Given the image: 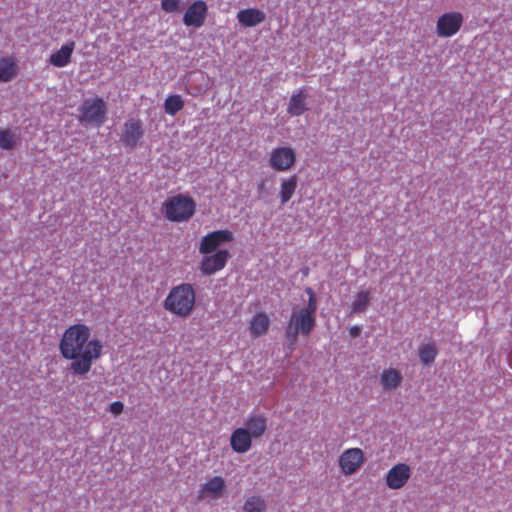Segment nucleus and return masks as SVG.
<instances>
[{
    "label": "nucleus",
    "mask_w": 512,
    "mask_h": 512,
    "mask_svg": "<svg viewBox=\"0 0 512 512\" xmlns=\"http://www.w3.org/2000/svg\"><path fill=\"white\" fill-rule=\"evenodd\" d=\"M91 329L82 323L70 325L59 342L62 357L70 360V371L77 376H85L93 362L100 358L103 344L99 339L90 340Z\"/></svg>",
    "instance_id": "obj_1"
},
{
    "label": "nucleus",
    "mask_w": 512,
    "mask_h": 512,
    "mask_svg": "<svg viewBox=\"0 0 512 512\" xmlns=\"http://www.w3.org/2000/svg\"><path fill=\"white\" fill-rule=\"evenodd\" d=\"M364 461V453L360 448H349L340 454L338 464L344 475H352L362 467Z\"/></svg>",
    "instance_id": "obj_10"
},
{
    "label": "nucleus",
    "mask_w": 512,
    "mask_h": 512,
    "mask_svg": "<svg viewBox=\"0 0 512 512\" xmlns=\"http://www.w3.org/2000/svg\"><path fill=\"white\" fill-rule=\"evenodd\" d=\"M231 255L227 249H220L213 254L204 255L200 262V271L205 276H210L221 271L227 264Z\"/></svg>",
    "instance_id": "obj_11"
},
{
    "label": "nucleus",
    "mask_w": 512,
    "mask_h": 512,
    "mask_svg": "<svg viewBox=\"0 0 512 512\" xmlns=\"http://www.w3.org/2000/svg\"><path fill=\"white\" fill-rule=\"evenodd\" d=\"M15 144L14 134L10 129H0V148L10 150Z\"/></svg>",
    "instance_id": "obj_29"
},
{
    "label": "nucleus",
    "mask_w": 512,
    "mask_h": 512,
    "mask_svg": "<svg viewBox=\"0 0 512 512\" xmlns=\"http://www.w3.org/2000/svg\"><path fill=\"white\" fill-rule=\"evenodd\" d=\"M74 49L75 42L73 40L67 41L61 46L59 50L50 55V64L58 68L67 66L71 61V56Z\"/></svg>",
    "instance_id": "obj_18"
},
{
    "label": "nucleus",
    "mask_w": 512,
    "mask_h": 512,
    "mask_svg": "<svg viewBox=\"0 0 512 512\" xmlns=\"http://www.w3.org/2000/svg\"><path fill=\"white\" fill-rule=\"evenodd\" d=\"M297 160L296 152L288 146L273 148L269 153V166L277 172H287L291 170Z\"/></svg>",
    "instance_id": "obj_6"
},
{
    "label": "nucleus",
    "mask_w": 512,
    "mask_h": 512,
    "mask_svg": "<svg viewBox=\"0 0 512 512\" xmlns=\"http://www.w3.org/2000/svg\"><path fill=\"white\" fill-rule=\"evenodd\" d=\"M270 327V320L264 312L256 313L250 320L249 330L253 338L265 335Z\"/></svg>",
    "instance_id": "obj_20"
},
{
    "label": "nucleus",
    "mask_w": 512,
    "mask_h": 512,
    "mask_svg": "<svg viewBox=\"0 0 512 512\" xmlns=\"http://www.w3.org/2000/svg\"><path fill=\"white\" fill-rule=\"evenodd\" d=\"M305 292L308 295L307 306L294 310L288 323L302 331V335L309 336L316 326L317 297L310 287H307Z\"/></svg>",
    "instance_id": "obj_4"
},
{
    "label": "nucleus",
    "mask_w": 512,
    "mask_h": 512,
    "mask_svg": "<svg viewBox=\"0 0 512 512\" xmlns=\"http://www.w3.org/2000/svg\"><path fill=\"white\" fill-rule=\"evenodd\" d=\"M308 93L305 90H300L296 94H293L289 100L287 107V113L291 116H300L306 110H308L306 99Z\"/></svg>",
    "instance_id": "obj_21"
},
{
    "label": "nucleus",
    "mask_w": 512,
    "mask_h": 512,
    "mask_svg": "<svg viewBox=\"0 0 512 512\" xmlns=\"http://www.w3.org/2000/svg\"><path fill=\"white\" fill-rule=\"evenodd\" d=\"M266 18L265 13L257 8L242 9L237 13L238 22L245 27H254Z\"/></svg>",
    "instance_id": "obj_19"
},
{
    "label": "nucleus",
    "mask_w": 512,
    "mask_h": 512,
    "mask_svg": "<svg viewBox=\"0 0 512 512\" xmlns=\"http://www.w3.org/2000/svg\"><path fill=\"white\" fill-rule=\"evenodd\" d=\"M370 303V292L360 291L356 294L352 303V311L354 313L364 312Z\"/></svg>",
    "instance_id": "obj_28"
},
{
    "label": "nucleus",
    "mask_w": 512,
    "mask_h": 512,
    "mask_svg": "<svg viewBox=\"0 0 512 512\" xmlns=\"http://www.w3.org/2000/svg\"><path fill=\"white\" fill-rule=\"evenodd\" d=\"M165 218L171 222H188L196 213V202L188 194L169 197L162 207Z\"/></svg>",
    "instance_id": "obj_3"
},
{
    "label": "nucleus",
    "mask_w": 512,
    "mask_h": 512,
    "mask_svg": "<svg viewBox=\"0 0 512 512\" xmlns=\"http://www.w3.org/2000/svg\"><path fill=\"white\" fill-rule=\"evenodd\" d=\"M18 74L16 59L12 56L0 58V81L9 82Z\"/></svg>",
    "instance_id": "obj_23"
},
{
    "label": "nucleus",
    "mask_w": 512,
    "mask_h": 512,
    "mask_svg": "<svg viewBox=\"0 0 512 512\" xmlns=\"http://www.w3.org/2000/svg\"><path fill=\"white\" fill-rule=\"evenodd\" d=\"M403 380L401 372L394 368L385 369L380 376L381 385L384 391L397 389Z\"/></svg>",
    "instance_id": "obj_22"
},
{
    "label": "nucleus",
    "mask_w": 512,
    "mask_h": 512,
    "mask_svg": "<svg viewBox=\"0 0 512 512\" xmlns=\"http://www.w3.org/2000/svg\"><path fill=\"white\" fill-rule=\"evenodd\" d=\"M268 428L267 417L263 413L251 414L245 421L244 427L249 435L257 440L262 438Z\"/></svg>",
    "instance_id": "obj_15"
},
{
    "label": "nucleus",
    "mask_w": 512,
    "mask_h": 512,
    "mask_svg": "<svg viewBox=\"0 0 512 512\" xmlns=\"http://www.w3.org/2000/svg\"><path fill=\"white\" fill-rule=\"evenodd\" d=\"M299 334H302V331L298 330L296 327L290 326V324L288 323V326L286 329V337L289 340L291 350L294 349V346L297 342Z\"/></svg>",
    "instance_id": "obj_30"
},
{
    "label": "nucleus",
    "mask_w": 512,
    "mask_h": 512,
    "mask_svg": "<svg viewBox=\"0 0 512 512\" xmlns=\"http://www.w3.org/2000/svg\"><path fill=\"white\" fill-rule=\"evenodd\" d=\"M437 349L433 343L423 344L419 348V358L422 363L429 365L434 362Z\"/></svg>",
    "instance_id": "obj_27"
},
{
    "label": "nucleus",
    "mask_w": 512,
    "mask_h": 512,
    "mask_svg": "<svg viewBox=\"0 0 512 512\" xmlns=\"http://www.w3.org/2000/svg\"><path fill=\"white\" fill-rule=\"evenodd\" d=\"M225 480L221 476H214L199 486L197 498L199 500H218L225 491Z\"/></svg>",
    "instance_id": "obj_12"
},
{
    "label": "nucleus",
    "mask_w": 512,
    "mask_h": 512,
    "mask_svg": "<svg viewBox=\"0 0 512 512\" xmlns=\"http://www.w3.org/2000/svg\"><path fill=\"white\" fill-rule=\"evenodd\" d=\"M253 438L246 429L236 428L230 436V446L236 453L243 454L252 448Z\"/></svg>",
    "instance_id": "obj_16"
},
{
    "label": "nucleus",
    "mask_w": 512,
    "mask_h": 512,
    "mask_svg": "<svg viewBox=\"0 0 512 512\" xmlns=\"http://www.w3.org/2000/svg\"><path fill=\"white\" fill-rule=\"evenodd\" d=\"M411 477V468L406 463H398L390 468L386 474V485L392 490L403 488Z\"/></svg>",
    "instance_id": "obj_13"
},
{
    "label": "nucleus",
    "mask_w": 512,
    "mask_h": 512,
    "mask_svg": "<svg viewBox=\"0 0 512 512\" xmlns=\"http://www.w3.org/2000/svg\"><path fill=\"white\" fill-rule=\"evenodd\" d=\"M180 0H161V8L166 13H174L179 10Z\"/></svg>",
    "instance_id": "obj_31"
},
{
    "label": "nucleus",
    "mask_w": 512,
    "mask_h": 512,
    "mask_svg": "<svg viewBox=\"0 0 512 512\" xmlns=\"http://www.w3.org/2000/svg\"><path fill=\"white\" fill-rule=\"evenodd\" d=\"M464 18L460 12H447L442 14L436 23V33L439 37L454 36L462 27Z\"/></svg>",
    "instance_id": "obj_7"
},
{
    "label": "nucleus",
    "mask_w": 512,
    "mask_h": 512,
    "mask_svg": "<svg viewBox=\"0 0 512 512\" xmlns=\"http://www.w3.org/2000/svg\"><path fill=\"white\" fill-rule=\"evenodd\" d=\"M361 329L359 326H352L349 329V334L352 338H356L360 335Z\"/></svg>",
    "instance_id": "obj_34"
},
{
    "label": "nucleus",
    "mask_w": 512,
    "mask_h": 512,
    "mask_svg": "<svg viewBox=\"0 0 512 512\" xmlns=\"http://www.w3.org/2000/svg\"><path fill=\"white\" fill-rule=\"evenodd\" d=\"M234 235L230 230H216L210 232L202 237L199 244V252L202 255L211 254L216 252L218 247L223 243L232 242Z\"/></svg>",
    "instance_id": "obj_8"
},
{
    "label": "nucleus",
    "mask_w": 512,
    "mask_h": 512,
    "mask_svg": "<svg viewBox=\"0 0 512 512\" xmlns=\"http://www.w3.org/2000/svg\"><path fill=\"white\" fill-rule=\"evenodd\" d=\"M208 7L205 1L196 0L186 10L183 23L186 26L201 27L206 19Z\"/></svg>",
    "instance_id": "obj_14"
},
{
    "label": "nucleus",
    "mask_w": 512,
    "mask_h": 512,
    "mask_svg": "<svg viewBox=\"0 0 512 512\" xmlns=\"http://www.w3.org/2000/svg\"><path fill=\"white\" fill-rule=\"evenodd\" d=\"M81 115L79 121L81 123L95 124L100 126L105 121L106 104L102 98H94L85 100L80 107Z\"/></svg>",
    "instance_id": "obj_5"
},
{
    "label": "nucleus",
    "mask_w": 512,
    "mask_h": 512,
    "mask_svg": "<svg viewBox=\"0 0 512 512\" xmlns=\"http://www.w3.org/2000/svg\"><path fill=\"white\" fill-rule=\"evenodd\" d=\"M208 89L207 76L202 72H190L187 79L186 91L192 96H201Z\"/></svg>",
    "instance_id": "obj_17"
},
{
    "label": "nucleus",
    "mask_w": 512,
    "mask_h": 512,
    "mask_svg": "<svg viewBox=\"0 0 512 512\" xmlns=\"http://www.w3.org/2000/svg\"><path fill=\"white\" fill-rule=\"evenodd\" d=\"M144 133L142 121L138 118H130L123 125L120 140L126 148L133 150L140 143Z\"/></svg>",
    "instance_id": "obj_9"
},
{
    "label": "nucleus",
    "mask_w": 512,
    "mask_h": 512,
    "mask_svg": "<svg viewBox=\"0 0 512 512\" xmlns=\"http://www.w3.org/2000/svg\"><path fill=\"white\" fill-rule=\"evenodd\" d=\"M110 412L114 415H119L124 410V404L121 401H114L110 404Z\"/></svg>",
    "instance_id": "obj_32"
},
{
    "label": "nucleus",
    "mask_w": 512,
    "mask_h": 512,
    "mask_svg": "<svg viewBox=\"0 0 512 512\" xmlns=\"http://www.w3.org/2000/svg\"><path fill=\"white\" fill-rule=\"evenodd\" d=\"M196 294L192 284L182 283L173 287L164 300V308L179 317H188L195 306Z\"/></svg>",
    "instance_id": "obj_2"
},
{
    "label": "nucleus",
    "mask_w": 512,
    "mask_h": 512,
    "mask_svg": "<svg viewBox=\"0 0 512 512\" xmlns=\"http://www.w3.org/2000/svg\"><path fill=\"white\" fill-rule=\"evenodd\" d=\"M297 186L298 177L296 174L281 180L279 197L282 205L286 204L293 197Z\"/></svg>",
    "instance_id": "obj_24"
},
{
    "label": "nucleus",
    "mask_w": 512,
    "mask_h": 512,
    "mask_svg": "<svg viewBox=\"0 0 512 512\" xmlns=\"http://www.w3.org/2000/svg\"><path fill=\"white\" fill-rule=\"evenodd\" d=\"M243 512H266L267 504L261 495H251L246 498L242 506Z\"/></svg>",
    "instance_id": "obj_25"
},
{
    "label": "nucleus",
    "mask_w": 512,
    "mask_h": 512,
    "mask_svg": "<svg viewBox=\"0 0 512 512\" xmlns=\"http://www.w3.org/2000/svg\"><path fill=\"white\" fill-rule=\"evenodd\" d=\"M184 107V101L178 94L170 95L164 102L165 112L171 116L176 115Z\"/></svg>",
    "instance_id": "obj_26"
},
{
    "label": "nucleus",
    "mask_w": 512,
    "mask_h": 512,
    "mask_svg": "<svg viewBox=\"0 0 512 512\" xmlns=\"http://www.w3.org/2000/svg\"><path fill=\"white\" fill-rule=\"evenodd\" d=\"M267 179H262L257 183V192L260 196L268 194V189L266 187Z\"/></svg>",
    "instance_id": "obj_33"
}]
</instances>
